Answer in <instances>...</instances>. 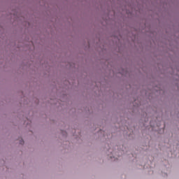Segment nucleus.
I'll return each instance as SVG.
<instances>
[{
    "label": "nucleus",
    "mask_w": 179,
    "mask_h": 179,
    "mask_svg": "<svg viewBox=\"0 0 179 179\" xmlns=\"http://www.w3.org/2000/svg\"><path fill=\"white\" fill-rule=\"evenodd\" d=\"M23 143H24V141H22L20 142V144H21V145H23Z\"/></svg>",
    "instance_id": "obj_1"
}]
</instances>
